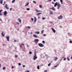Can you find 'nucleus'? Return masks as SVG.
Masks as SVG:
<instances>
[{
  "instance_id": "9",
  "label": "nucleus",
  "mask_w": 72,
  "mask_h": 72,
  "mask_svg": "<svg viewBox=\"0 0 72 72\" xmlns=\"http://www.w3.org/2000/svg\"><path fill=\"white\" fill-rule=\"evenodd\" d=\"M9 37H6V39L8 41H9Z\"/></svg>"
},
{
  "instance_id": "12",
  "label": "nucleus",
  "mask_w": 72,
  "mask_h": 72,
  "mask_svg": "<svg viewBox=\"0 0 72 72\" xmlns=\"http://www.w3.org/2000/svg\"><path fill=\"white\" fill-rule=\"evenodd\" d=\"M34 22H36L37 21V19H36V17H34Z\"/></svg>"
},
{
  "instance_id": "27",
  "label": "nucleus",
  "mask_w": 72,
  "mask_h": 72,
  "mask_svg": "<svg viewBox=\"0 0 72 72\" xmlns=\"http://www.w3.org/2000/svg\"><path fill=\"white\" fill-rule=\"evenodd\" d=\"M39 8H42V5H39Z\"/></svg>"
},
{
  "instance_id": "46",
  "label": "nucleus",
  "mask_w": 72,
  "mask_h": 72,
  "mask_svg": "<svg viewBox=\"0 0 72 72\" xmlns=\"http://www.w3.org/2000/svg\"><path fill=\"white\" fill-rule=\"evenodd\" d=\"M57 66H58V65H57V66H54L55 68H56V67H57Z\"/></svg>"
},
{
  "instance_id": "2",
  "label": "nucleus",
  "mask_w": 72,
  "mask_h": 72,
  "mask_svg": "<svg viewBox=\"0 0 72 72\" xmlns=\"http://www.w3.org/2000/svg\"><path fill=\"white\" fill-rule=\"evenodd\" d=\"M63 18V16L62 15H60L59 16H58V19H62V18Z\"/></svg>"
},
{
  "instance_id": "38",
  "label": "nucleus",
  "mask_w": 72,
  "mask_h": 72,
  "mask_svg": "<svg viewBox=\"0 0 72 72\" xmlns=\"http://www.w3.org/2000/svg\"><path fill=\"white\" fill-rule=\"evenodd\" d=\"M31 19L32 21H33V18H31Z\"/></svg>"
},
{
  "instance_id": "11",
  "label": "nucleus",
  "mask_w": 72,
  "mask_h": 72,
  "mask_svg": "<svg viewBox=\"0 0 72 72\" xmlns=\"http://www.w3.org/2000/svg\"><path fill=\"white\" fill-rule=\"evenodd\" d=\"M33 37H35V38H37V35L35 34H34L33 35Z\"/></svg>"
},
{
  "instance_id": "10",
  "label": "nucleus",
  "mask_w": 72,
  "mask_h": 72,
  "mask_svg": "<svg viewBox=\"0 0 72 72\" xmlns=\"http://www.w3.org/2000/svg\"><path fill=\"white\" fill-rule=\"evenodd\" d=\"M35 10L36 11V12H37L38 13H39L41 12L40 10H38L37 9H35Z\"/></svg>"
},
{
  "instance_id": "39",
  "label": "nucleus",
  "mask_w": 72,
  "mask_h": 72,
  "mask_svg": "<svg viewBox=\"0 0 72 72\" xmlns=\"http://www.w3.org/2000/svg\"><path fill=\"white\" fill-rule=\"evenodd\" d=\"M67 59L69 61V58L68 57H67Z\"/></svg>"
},
{
  "instance_id": "61",
  "label": "nucleus",
  "mask_w": 72,
  "mask_h": 72,
  "mask_svg": "<svg viewBox=\"0 0 72 72\" xmlns=\"http://www.w3.org/2000/svg\"><path fill=\"white\" fill-rule=\"evenodd\" d=\"M32 32H31L30 33V34H32Z\"/></svg>"
},
{
  "instance_id": "35",
  "label": "nucleus",
  "mask_w": 72,
  "mask_h": 72,
  "mask_svg": "<svg viewBox=\"0 0 72 72\" xmlns=\"http://www.w3.org/2000/svg\"><path fill=\"white\" fill-rule=\"evenodd\" d=\"M66 60V58H64V60Z\"/></svg>"
},
{
  "instance_id": "18",
  "label": "nucleus",
  "mask_w": 72,
  "mask_h": 72,
  "mask_svg": "<svg viewBox=\"0 0 72 72\" xmlns=\"http://www.w3.org/2000/svg\"><path fill=\"white\" fill-rule=\"evenodd\" d=\"M58 59V58L57 57H55V59H54V60H55V61L57 60V59Z\"/></svg>"
},
{
  "instance_id": "59",
  "label": "nucleus",
  "mask_w": 72,
  "mask_h": 72,
  "mask_svg": "<svg viewBox=\"0 0 72 72\" xmlns=\"http://www.w3.org/2000/svg\"><path fill=\"white\" fill-rule=\"evenodd\" d=\"M0 21H2V20H1V19H0Z\"/></svg>"
},
{
  "instance_id": "16",
  "label": "nucleus",
  "mask_w": 72,
  "mask_h": 72,
  "mask_svg": "<svg viewBox=\"0 0 72 72\" xmlns=\"http://www.w3.org/2000/svg\"><path fill=\"white\" fill-rule=\"evenodd\" d=\"M58 4V3L57 2H56L55 3V4H54V7H56V6L57 5V4Z\"/></svg>"
},
{
  "instance_id": "31",
  "label": "nucleus",
  "mask_w": 72,
  "mask_h": 72,
  "mask_svg": "<svg viewBox=\"0 0 72 72\" xmlns=\"http://www.w3.org/2000/svg\"><path fill=\"white\" fill-rule=\"evenodd\" d=\"M43 32H44V30H42V31H41V33H43Z\"/></svg>"
},
{
  "instance_id": "22",
  "label": "nucleus",
  "mask_w": 72,
  "mask_h": 72,
  "mask_svg": "<svg viewBox=\"0 0 72 72\" xmlns=\"http://www.w3.org/2000/svg\"><path fill=\"white\" fill-rule=\"evenodd\" d=\"M41 14V13H38L37 14V15H40V14Z\"/></svg>"
},
{
  "instance_id": "24",
  "label": "nucleus",
  "mask_w": 72,
  "mask_h": 72,
  "mask_svg": "<svg viewBox=\"0 0 72 72\" xmlns=\"http://www.w3.org/2000/svg\"><path fill=\"white\" fill-rule=\"evenodd\" d=\"M60 1L62 4H63V0H60Z\"/></svg>"
},
{
  "instance_id": "64",
  "label": "nucleus",
  "mask_w": 72,
  "mask_h": 72,
  "mask_svg": "<svg viewBox=\"0 0 72 72\" xmlns=\"http://www.w3.org/2000/svg\"><path fill=\"white\" fill-rule=\"evenodd\" d=\"M21 45H23L24 44H23L22 43L21 44Z\"/></svg>"
},
{
  "instance_id": "62",
  "label": "nucleus",
  "mask_w": 72,
  "mask_h": 72,
  "mask_svg": "<svg viewBox=\"0 0 72 72\" xmlns=\"http://www.w3.org/2000/svg\"><path fill=\"white\" fill-rule=\"evenodd\" d=\"M38 18H39V19H40V16L38 17Z\"/></svg>"
},
{
  "instance_id": "40",
  "label": "nucleus",
  "mask_w": 72,
  "mask_h": 72,
  "mask_svg": "<svg viewBox=\"0 0 72 72\" xmlns=\"http://www.w3.org/2000/svg\"><path fill=\"white\" fill-rule=\"evenodd\" d=\"M18 65H19V66H21V64L20 63H19L18 64Z\"/></svg>"
},
{
  "instance_id": "4",
  "label": "nucleus",
  "mask_w": 72,
  "mask_h": 72,
  "mask_svg": "<svg viewBox=\"0 0 72 72\" xmlns=\"http://www.w3.org/2000/svg\"><path fill=\"white\" fill-rule=\"evenodd\" d=\"M35 42H36V43H37L39 42V39H35L34 40Z\"/></svg>"
},
{
  "instance_id": "47",
  "label": "nucleus",
  "mask_w": 72,
  "mask_h": 72,
  "mask_svg": "<svg viewBox=\"0 0 72 72\" xmlns=\"http://www.w3.org/2000/svg\"><path fill=\"white\" fill-rule=\"evenodd\" d=\"M12 8H11L10 9V11H12Z\"/></svg>"
},
{
  "instance_id": "54",
  "label": "nucleus",
  "mask_w": 72,
  "mask_h": 72,
  "mask_svg": "<svg viewBox=\"0 0 72 72\" xmlns=\"http://www.w3.org/2000/svg\"><path fill=\"white\" fill-rule=\"evenodd\" d=\"M2 14L1 13H0V15H2Z\"/></svg>"
},
{
  "instance_id": "5",
  "label": "nucleus",
  "mask_w": 72,
  "mask_h": 72,
  "mask_svg": "<svg viewBox=\"0 0 72 72\" xmlns=\"http://www.w3.org/2000/svg\"><path fill=\"white\" fill-rule=\"evenodd\" d=\"M7 6V4H6L5 6H4V7L6 8V9H9V8Z\"/></svg>"
},
{
  "instance_id": "43",
  "label": "nucleus",
  "mask_w": 72,
  "mask_h": 72,
  "mask_svg": "<svg viewBox=\"0 0 72 72\" xmlns=\"http://www.w3.org/2000/svg\"><path fill=\"white\" fill-rule=\"evenodd\" d=\"M26 28H30V26H28V27H26Z\"/></svg>"
},
{
  "instance_id": "56",
  "label": "nucleus",
  "mask_w": 72,
  "mask_h": 72,
  "mask_svg": "<svg viewBox=\"0 0 72 72\" xmlns=\"http://www.w3.org/2000/svg\"><path fill=\"white\" fill-rule=\"evenodd\" d=\"M52 4H54V3L53 2H52Z\"/></svg>"
},
{
  "instance_id": "21",
  "label": "nucleus",
  "mask_w": 72,
  "mask_h": 72,
  "mask_svg": "<svg viewBox=\"0 0 72 72\" xmlns=\"http://www.w3.org/2000/svg\"><path fill=\"white\" fill-rule=\"evenodd\" d=\"M18 20L19 21V22L20 23H21V19H18Z\"/></svg>"
},
{
  "instance_id": "30",
  "label": "nucleus",
  "mask_w": 72,
  "mask_h": 72,
  "mask_svg": "<svg viewBox=\"0 0 72 72\" xmlns=\"http://www.w3.org/2000/svg\"><path fill=\"white\" fill-rule=\"evenodd\" d=\"M26 10H30V8H26Z\"/></svg>"
},
{
  "instance_id": "44",
  "label": "nucleus",
  "mask_w": 72,
  "mask_h": 72,
  "mask_svg": "<svg viewBox=\"0 0 72 72\" xmlns=\"http://www.w3.org/2000/svg\"><path fill=\"white\" fill-rule=\"evenodd\" d=\"M20 48H22V45H21V44H20Z\"/></svg>"
},
{
  "instance_id": "41",
  "label": "nucleus",
  "mask_w": 72,
  "mask_h": 72,
  "mask_svg": "<svg viewBox=\"0 0 72 72\" xmlns=\"http://www.w3.org/2000/svg\"><path fill=\"white\" fill-rule=\"evenodd\" d=\"M44 72H48V71H47V70H45L44 71Z\"/></svg>"
},
{
  "instance_id": "55",
  "label": "nucleus",
  "mask_w": 72,
  "mask_h": 72,
  "mask_svg": "<svg viewBox=\"0 0 72 72\" xmlns=\"http://www.w3.org/2000/svg\"><path fill=\"white\" fill-rule=\"evenodd\" d=\"M30 72V71H29L28 70L26 71V72Z\"/></svg>"
},
{
  "instance_id": "29",
  "label": "nucleus",
  "mask_w": 72,
  "mask_h": 72,
  "mask_svg": "<svg viewBox=\"0 0 72 72\" xmlns=\"http://www.w3.org/2000/svg\"><path fill=\"white\" fill-rule=\"evenodd\" d=\"M33 2L34 3H35V4L36 3V1H33Z\"/></svg>"
},
{
  "instance_id": "14",
  "label": "nucleus",
  "mask_w": 72,
  "mask_h": 72,
  "mask_svg": "<svg viewBox=\"0 0 72 72\" xmlns=\"http://www.w3.org/2000/svg\"><path fill=\"white\" fill-rule=\"evenodd\" d=\"M4 33V32H2L1 33V35L3 36V37H4L5 36V34H3Z\"/></svg>"
},
{
  "instance_id": "58",
  "label": "nucleus",
  "mask_w": 72,
  "mask_h": 72,
  "mask_svg": "<svg viewBox=\"0 0 72 72\" xmlns=\"http://www.w3.org/2000/svg\"><path fill=\"white\" fill-rule=\"evenodd\" d=\"M71 59L72 60V56H71Z\"/></svg>"
},
{
  "instance_id": "37",
  "label": "nucleus",
  "mask_w": 72,
  "mask_h": 72,
  "mask_svg": "<svg viewBox=\"0 0 72 72\" xmlns=\"http://www.w3.org/2000/svg\"><path fill=\"white\" fill-rule=\"evenodd\" d=\"M69 42L70 43H71V44L72 43V41L71 40H70L69 41Z\"/></svg>"
},
{
  "instance_id": "3",
  "label": "nucleus",
  "mask_w": 72,
  "mask_h": 72,
  "mask_svg": "<svg viewBox=\"0 0 72 72\" xmlns=\"http://www.w3.org/2000/svg\"><path fill=\"white\" fill-rule=\"evenodd\" d=\"M38 45L39 46H40V47H43L44 46L41 43H39L38 44Z\"/></svg>"
},
{
  "instance_id": "15",
  "label": "nucleus",
  "mask_w": 72,
  "mask_h": 72,
  "mask_svg": "<svg viewBox=\"0 0 72 72\" xmlns=\"http://www.w3.org/2000/svg\"><path fill=\"white\" fill-rule=\"evenodd\" d=\"M50 9H52V10H55L54 8L53 7L51 8H50Z\"/></svg>"
},
{
  "instance_id": "57",
  "label": "nucleus",
  "mask_w": 72,
  "mask_h": 72,
  "mask_svg": "<svg viewBox=\"0 0 72 72\" xmlns=\"http://www.w3.org/2000/svg\"><path fill=\"white\" fill-rule=\"evenodd\" d=\"M16 41H17V40H14V42H16Z\"/></svg>"
},
{
  "instance_id": "36",
  "label": "nucleus",
  "mask_w": 72,
  "mask_h": 72,
  "mask_svg": "<svg viewBox=\"0 0 72 72\" xmlns=\"http://www.w3.org/2000/svg\"><path fill=\"white\" fill-rule=\"evenodd\" d=\"M6 69V68H5V67H3V69Z\"/></svg>"
},
{
  "instance_id": "52",
  "label": "nucleus",
  "mask_w": 72,
  "mask_h": 72,
  "mask_svg": "<svg viewBox=\"0 0 72 72\" xmlns=\"http://www.w3.org/2000/svg\"><path fill=\"white\" fill-rule=\"evenodd\" d=\"M12 69H13V68H14V66H12Z\"/></svg>"
},
{
  "instance_id": "51",
  "label": "nucleus",
  "mask_w": 72,
  "mask_h": 72,
  "mask_svg": "<svg viewBox=\"0 0 72 72\" xmlns=\"http://www.w3.org/2000/svg\"><path fill=\"white\" fill-rule=\"evenodd\" d=\"M23 67H25V65H23L22 66Z\"/></svg>"
},
{
  "instance_id": "42",
  "label": "nucleus",
  "mask_w": 72,
  "mask_h": 72,
  "mask_svg": "<svg viewBox=\"0 0 72 72\" xmlns=\"http://www.w3.org/2000/svg\"><path fill=\"white\" fill-rule=\"evenodd\" d=\"M2 11H3V10H0V13H1V12H2Z\"/></svg>"
},
{
  "instance_id": "26",
  "label": "nucleus",
  "mask_w": 72,
  "mask_h": 72,
  "mask_svg": "<svg viewBox=\"0 0 72 72\" xmlns=\"http://www.w3.org/2000/svg\"><path fill=\"white\" fill-rule=\"evenodd\" d=\"M37 68L38 69H40V68H39V66H38L37 67Z\"/></svg>"
},
{
  "instance_id": "20",
  "label": "nucleus",
  "mask_w": 72,
  "mask_h": 72,
  "mask_svg": "<svg viewBox=\"0 0 72 72\" xmlns=\"http://www.w3.org/2000/svg\"><path fill=\"white\" fill-rule=\"evenodd\" d=\"M35 33H37V34H39L40 33V32H35Z\"/></svg>"
},
{
  "instance_id": "48",
  "label": "nucleus",
  "mask_w": 72,
  "mask_h": 72,
  "mask_svg": "<svg viewBox=\"0 0 72 72\" xmlns=\"http://www.w3.org/2000/svg\"><path fill=\"white\" fill-rule=\"evenodd\" d=\"M17 55H15V58H17Z\"/></svg>"
},
{
  "instance_id": "50",
  "label": "nucleus",
  "mask_w": 72,
  "mask_h": 72,
  "mask_svg": "<svg viewBox=\"0 0 72 72\" xmlns=\"http://www.w3.org/2000/svg\"><path fill=\"white\" fill-rule=\"evenodd\" d=\"M60 8L59 7H57V9H59Z\"/></svg>"
},
{
  "instance_id": "60",
  "label": "nucleus",
  "mask_w": 72,
  "mask_h": 72,
  "mask_svg": "<svg viewBox=\"0 0 72 72\" xmlns=\"http://www.w3.org/2000/svg\"><path fill=\"white\" fill-rule=\"evenodd\" d=\"M49 1H51V0H48Z\"/></svg>"
},
{
  "instance_id": "7",
  "label": "nucleus",
  "mask_w": 72,
  "mask_h": 72,
  "mask_svg": "<svg viewBox=\"0 0 72 72\" xmlns=\"http://www.w3.org/2000/svg\"><path fill=\"white\" fill-rule=\"evenodd\" d=\"M50 14L51 15H52L53 14V11H50Z\"/></svg>"
},
{
  "instance_id": "32",
  "label": "nucleus",
  "mask_w": 72,
  "mask_h": 72,
  "mask_svg": "<svg viewBox=\"0 0 72 72\" xmlns=\"http://www.w3.org/2000/svg\"><path fill=\"white\" fill-rule=\"evenodd\" d=\"M42 42L44 44H45V41H44V40H43L42 41Z\"/></svg>"
},
{
  "instance_id": "49",
  "label": "nucleus",
  "mask_w": 72,
  "mask_h": 72,
  "mask_svg": "<svg viewBox=\"0 0 72 72\" xmlns=\"http://www.w3.org/2000/svg\"><path fill=\"white\" fill-rule=\"evenodd\" d=\"M41 66H44V65L43 64H41Z\"/></svg>"
},
{
  "instance_id": "33",
  "label": "nucleus",
  "mask_w": 72,
  "mask_h": 72,
  "mask_svg": "<svg viewBox=\"0 0 72 72\" xmlns=\"http://www.w3.org/2000/svg\"><path fill=\"white\" fill-rule=\"evenodd\" d=\"M17 24V25H19V22H16Z\"/></svg>"
},
{
  "instance_id": "34",
  "label": "nucleus",
  "mask_w": 72,
  "mask_h": 72,
  "mask_svg": "<svg viewBox=\"0 0 72 72\" xmlns=\"http://www.w3.org/2000/svg\"><path fill=\"white\" fill-rule=\"evenodd\" d=\"M45 19H46V18L45 17V18L43 17L42 18V19H43V20Z\"/></svg>"
},
{
  "instance_id": "1",
  "label": "nucleus",
  "mask_w": 72,
  "mask_h": 72,
  "mask_svg": "<svg viewBox=\"0 0 72 72\" xmlns=\"http://www.w3.org/2000/svg\"><path fill=\"white\" fill-rule=\"evenodd\" d=\"M36 50H35V52L34 53V55H33V60H35L37 58V57L36 56V52H35Z\"/></svg>"
},
{
  "instance_id": "6",
  "label": "nucleus",
  "mask_w": 72,
  "mask_h": 72,
  "mask_svg": "<svg viewBox=\"0 0 72 72\" xmlns=\"http://www.w3.org/2000/svg\"><path fill=\"white\" fill-rule=\"evenodd\" d=\"M4 15L5 16L6 15V14H8V12H6V11H5L3 12Z\"/></svg>"
},
{
  "instance_id": "8",
  "label": "nucleus",
  "mask_w": 72,
  "mask_h": 72,
  "mask_svg": "<svg viewBox=\"0 0 72 72\" xmlns=\"http://www.w3.org/2000/svg\"><path fill=\"white\" fill-rule=\"evenodd\" d=\"M51 29H52V30L53 32L54 33H55V32H56V31H55V30H54L53 28H51Z\"/></svg>"
},
{
  "instance_id": "19",
  "label": "nucleus",
  "mask_w": 72,
  "mask_h": 72,
  "mask_svg": "<svg viewBox=\"0 0 72 72\" xmlns=\"http://www.w3.org/2000/svg\"><path fill=\"white\" fill-rule=\"evenodd\" d=\"M3 0H1V1L0 0V3L1 4H3Z\"/></svg>"
},
{
  "instance_id": "23",
  "label": "nucleus",
  "mask_w": 72,
  "mask_h": 72,
  "mask_svg": "<svg viewBox=\"0 0 72 72\" xmlns=\"http://www.w3.org/2000/svg\"><path fill=\"white\" fill-rule=\"evenodd\" d=\"M15 0H13L12 1V3H14V2H15Z\"/></svg>"
},
{
  "instance_id": "53",
  "label": "nucleus",
  "mask_w": 72,
  "mask_h": 72,
  "mask_svg": "<svg viewBox=\"0 0 72 72\" xmlns=\"http://www.w3.org/2000/svg\"><path fill=\"white\" fill-rule=\"evenodd\" d=\"M43 36H46V35H45V34H44V35H43Z\"/></svg>"
},
{
  "instance_id": "45",
  "label": "nucleus",
  "mask_w": 72,
  "mask_h": 72,
  "mask_svg": "<svg viewBox=\"0 0 72 72\" xmlns=\"http://www.w3.org/2000/svg\"><path fill=\"white\" fill-rule=\"evenodd\" d=\"M60 28H62V26H60Z\"/></svg>"
},
{
  "instance_id": "13",
  "label": "nucleus",
  "mask_w": 72,
  "mask_h": 72,
  "mask_svg": "<svg viewBox=\"0 0 72 72\" xmlns=\"http://www.w3.org/2000/svg\"><path fill=\"white\" fill-rule=\"evenodd\" d=\"M57 6H58V7H60L61 6V5H60V4H58V3H57Z\"/></svg>"
},
{
  "instance_id": "17",
  "label": "nucleus",
  "mask_w": 72,
  "mask_h": 72,
  "mask_svg": "<svg viewBox=\"0 0 72 72\" xmlns=\"http://www.w3.org/2000/svg\"><path fill=\"white\" fill-rule=\"evenodd\" d=\"M28 4H29V3H26V4L25 5V6H27V5H28Z\"/></svg>"
},
{
  "instance_id": "25",
  "label": "nucleus",
  "mask_w": 72,
  "mask_h": 72,
  "mask_svg": "<svg viewBox=\"0 0 72 72\" xmlns=\"http://www.w3.org/2000/svg\"><path fill=\"white\" fill-rule=\"evenodd\" d=\"M51 65V63H50L48 64V66H50Z\"/></svg>"
},
{
  "instance_id": "63",
  "label": "nucleus",
  "mask_w": 72,
  "mask_h": 72,
  "mask_svg": "<svg viewBox=\"0 0 72 72\" xmlns=\"http://www.w3.org/2000/svg\"><path fill=\"white\" fill-rule=\"evenodd\" d=\"M53 1H56V0H53Z\"/></svg>"
},
{
  "instance_id": "28",
  "label": "nucleus",
  "mask_w": 72,
  "mask_h": 72,
  "mask_svg": "<svg viewBox=\"0 0 72 72\" xmlns=\"http://www.w3.org/2000/svg\"><path fill=\"white\" fill-rule=\"evenodd\" d=\"M29 54H32V52L30 51L29 52Z\"/></svg>"
}]
</instances>
